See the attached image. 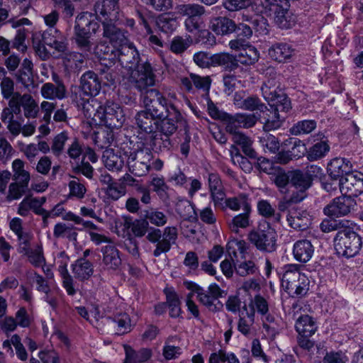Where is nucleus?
I'll return each instance as SVG.
<instances>
[{
    "mask_svg": "<svg viewBox=\"0 0 363 363\" xmlns=\"http://www.w3.org/2000/svg\"><path fill=\"white\" fill-rule=\"evenodd\" d=\"M109 50V48L104 44L96 46L94 52L101 59V65L106 69V70L101 69V72L111 71V67L117 62L128 72V76L123 79L124 83H127L128 87L143 91L147 87L155 85V74L150 63L140 62L139 54L133 43L129 41L116 50V54L114 56H118L117 60L103 56L108 54Z\"/></svg>",
    "mask_w": 363,
    "mask_h": 363,
    "instance_id": "1",
    "label": "nucleus"
},
{
    "mask_svg": "<svg viewBox=\"0 0 363 363\" xmlns=\"http://www.w3.org/2000/svg\"><path fill=\"white\" fill-rule=\"evenodd\" d=\"M182 119L183 117L179 111L174 104H170L167 108V113L164 114V118L160 121V131H156L155 137L149 139V142L152 143V150L155 152L170 150L172 147L170 136L176 132L177 123Z\"/></svg>",
    "mask_w": 363,
    "mask_h": 363,
    "instance_id": "2",
    "label": "nucleus"
},
{
    "mask_svg": "<svg viewBox=\"0 0 363 363\" xmlns=\"http://www.w3.org/2000/svg\"><path fill=\"white\" fill-rule=\"evenodd\" d=\"M99 28L97 19L91 13L85 12L77 16L74 26L75 41L82 51L91 52L92 43L90 38Z\"/></svg>",
    "mask_w": 363,
    "mask_h": 363,
    "instance_id": "3",
    "label": "nucleus"
},
{
    "mask_svg": "<svg viewBox=\"0 0 363 363\" xmlns=\"http://www.w3.org/2000/svg\"><path fill=\"white\" fill-rule=\"evenodd\" d=\"M308 277L300 272L298 264H287L284 267L281 286L291 296H303L309 290Z\"/></svg>",
    "mask_w": 363,
    "mask_h": 363,
    "instance_id": "4",
    "label": "nucleus"
},
{
    "mask_svg": "<svg viewBox=\"0 0 363 363\" xmlns=\"http://www.w3.org/2000/svg\"><path fill=\"white\" fill-rule=\"evenodd\" d=\"M258 6L262 13L272 17L282 29L291 28L295 22L289 11V0H259Z\"/></svg>",
    "mask_w": 363,
    "mask_h": 363,
    "instance_id": "5",
    "label": "nucleus"
},
{
    "mask_svg": "<svg viewBox=\"0 0 363 363\" xmlns=\"http://www.w3.org/2000/svg\"><path fill=\"white\" fill-rule=\"evenodd\" d=\"M291 103L286 95L279 96V101H272L270 108H267L261 113L258 117L264 120L263 129L265 131L274 130L281 127L285 118L281 113H287L291 109Z\"/></svg>",
    "mask_w": 363,
    "mask_h": 363,
    "instance_id": "6",
    "label": "nucleus"
},
{
    "mask_svg": "<svg viewBox=\"0 0 363 363\" xmlns=\"http://www.w3.org/2000/svg\"><path fill=\"white\" fill-rule=\"evenodd\" d=\"M248 240L258 250L272 252L277 248V233L268 223L262 222L249 233Z\"/></svg>",
    "mask_w": 363,
    "mask_h": 363,
    "instance_id": "7",
    "label": "nucleus"
},
{
    "mask_svg": "<svg viewBox=\"0 0 363 363\" xmlns=\"http://www.w3.org/2000/svg\"><path fill=\"white\" fill-rule=\"evenodd\" d=\"M337 254L346 257L357 255L362 247V239L354 231L346 228L340 230L334 240Z\"/></svg>",
    "mask_w": 363,
    "mask_h": 363,
    "instance_id": "8",
    "label": "nucleus"
},
{
    "mask_svg": "<svg viewBox=\"0 0 363 363\" xmlns=\"http://www.w3.org/2000/svg\"><path fill=\"white\" fill-rule=\"evenodd\" d=\"M94 120H99L109 128H119L125 122V117L122 107L117 103L107 101L104 106H99L93 116Z\"/></svg>",
    "mask_w": 363,
    "mask_h": 363,
    "instance_id": "9",
    "label": "nucleus"
},
{
    "mask_svg": "<svg viewBox=\"0 0 363 363\" xmlns=\"http://www.w3.org/2000/svg\"><path fill=\"white\" fill-rule=\"evenodd\" d=\"M135 120L137 127L140 130L139 140H140L142 145L151 147L152 143L149 142V139H152L155 137L161 118L153 116L145 110H142L137 113Z\"/></svg>",
    "mask_w": 363,
    "mask_h": 363,
    "instance_id": "10",
    "label": "nucleus"
},
{
    "mask_svg": "<svg viewBox=\"0 0 363 363\" xmlns=\"http://www.w3.org/2000/svg\"><path fill=\"white\" fill-rule=\"evenodd\" d=\"M144 109L145 111L160 118H164V111L167 113V108L171 103H167V99L156 89L146 90L143 99Z\"/></svg>",
    "mask_w": 363,
    "mask_h": 363,
    "instance_id": "11",
    "label": "nucleus"
},
{
    "mask_svg": "<svg viewBox=\"0 0 363 363\" xmlns=\"http://www.w3.org/2000/svg\"><path fill=\"white\" fill-rule=\"evenodd\" d=\"M69 262V257L64 251L58 252L55 257V264L57 266V271L62 279V286L68 296H73L77 294L78 289L75 286L74 278L67 270Z\"/></svg>",
    "mask_w": 363,
    "mask_h": 363,
    "instance_id": "12",
    "label": "nucleus"
},
{
    "mask_svg": "<svg viewBox=\"0 0 363 363\" xmlns=\"http://www.w3.org/2000/svg\"><path fill=\"white\" fill-rule=\"evenodd\" d=\"M340 191L342 195H348L355 198L363 193V173L350 172L340 179Z\"/></svg>",
    "mask_w": 363,
    "mask_h": 363,
    "instance_id": "13",
    "label": "nucleus"
},
{
    "mask_svg": "<svg viewBox=\"0 0 363 363\" xmlns=\"http://www.w3.org/2000/svg\"><path fill=\"white\" fill-rule=\"evenodd\" d=\"M33 35L34 39H40L44 44L59 53L67 50L66 38L55 27L48 28L43 33L38 32Z\"/></svg>",
    "mask_w": 363,
    "mask_h": 363,
    "instance_id": "14",
    "label": "nucleus"
},
{
    "mask_svg": "<svg viewBox=\"0 0 363 363\" xmlns=\"http://www.w3.org/2000/svg\"><path fill=\"white\" fill-rule=\"evenodd\" d=\"M45 201V196L38 198L26 196L18 204V213L21 216H26L30 211H33L35 214L41 216L43 222L45 223L50 216L48 211L42 208Z\"/></svg>",
    "mask_w": 363,
    "mask_h": 363,
    "instance_id": "15",
    "label": "nucleus"
},
{
    "mask_svg": "<svg viewBox=\"0 0 363 363\" xmlns=\"http://www.w3.org/2000/svg\"><path fill=\"white\" fill-rule=\"evenodd\" d=\"M290 182L292 186L298 191L293 193L291 201L294 203H298L306 197V191L308 189L312 182L311 178L301 170L290 172Z\"/></svg>",
    "mask_w": 363,
    "mask_h": 363,
    "instance_id": "16",
    "label": "nucleus"
},
{
    "mask_svg": "<svg viewBox=\"0 0 363 363\" xmlns=\"http://www.w3.org/2000/svg\"><path fill=\"white\" fill-rule=\"evenodd\" d=\"M356 205L354 198L342 195L335 199L332 203L324 208V213L328 216L339 217L349 213Z\"/></svg>",
    "mask_w": 363,
    "mask_h": 363,
    "instance_id": "17",
    "label": "nucleus"
},
{
    "mask_svg": "<svg viewBox=\"0 0 363 363\" xmlns=\"http://www.w3.org/2000/svg\"><path fill=\"white\" fill-rule=\"evenodd\" d=\"M114 23L102 21L103 37L108 40L109 43L118 50L130 40L126 35L127 33L117 28Z\"/></svg>",
    "mask_w": 363,
    "mask_h": 363,
    "instance_id": "18",
    "label": "nucleus"
},
{
    "mask_svg": "<svg viewBox=\"0 0 363 363\" xmlns=\"http://www.w3.org/2000/svg\"><path fill=\"white\" fill-rule=\"evenodd\" d=\"M259 117L255 113H236L227 119L226 130L235 132L239 128H250L255 125Z\"/></svg>",
    "mask_w": 363,
    "mask_h": 363,
    "instance_id": "19",
    "label": "nucleus"
},
{
    "mask_svg": "<svg viewBox=\"0 0 363 363\" xmlns=\"http://www.w3.org/2000/svg\"><path fill=\"white\" fill-rule=\"evenodd\" d=\"M178 237L177 228L167 226L164 228L161 240L158 242L153 252L155 257H159L162 253L168 252L172 245L176 243Z\"/></svg>",
    "mask_w": 363,
    "mask_h": 363,
    "instance_id": "20",
    "label": "nucleus"
},
{
    "mask_svg": "<svg viewBox=\"0 0 363 363\" xmlns=\"http://www.w3.org/2000/svg\"><path fill=\"white\" fill-rule=\"evenodd\" d=\"M268 55L271 59L284 63L291 60L295 55V49L286 43H277L273 44L268 50Z\"/></svg>",
    "mask_w": 363,
    "mask_h": 363,
    "instance_id": "21",
    "label": "nucleus"
},
{
    "mask_svg": "<svg viewBox=\"0 0 363 363\" xmlns=\"http://www.w3.org/2000/svg\"><path fill=\"white\" fill-rule=\"evenodd\" d=\"M80 85L82 91L87 96H95L101 90V81L98 75L92 71L86 72L82 74Z\"/></svg>",
    "mask_w": 363,
    "mask_h": 363,
    "instance_id": "22",
    "label": "nucleus"
},
{
    "mask_svg": "<svg viewBox=\"0 0 363 363\" xmlns=\"http://www.w3.org/2000/svg\"><path fill=\"white\" fill-rule=\"evenodd\" d=\"M102 262L106 269L116 270L121 264L120 252L113 243H109L101 247Z\"/></svg>",
    "mask_w": 363,
    "mask_h": 363,
    "instance_id": "23",
    "label": "nucleus"
},
{
    "mask_svg": "<svg viewBox=\"0 0 363 363\" xmlns=\"http://www.w3.org/2000/svg\"><path fill=\"white\" fill-rule=\"evenodd\" d=\"M119 0H103L97 6L96 10L100 14V21L116 22L119 20L118 3Z\"/></svg>",
    "mask_w": 363,
    "mask_h": 363,
    "instance_id": "24",
    "label": "nucleus"
},
{
    "mask_svg": "<svg viewBox=\"0 0 363 363\" xmlns=\"http://www.w3.org/2000/svg\"><path fill=\"white\" fill-rule=\"evenodd\" d=\"M56 84L50 82L44 84L40 89V94L44 99L49 100H62L67 96V89L64 84L54 78Z\"/></svg>",
    "mask_w": 363,
    "mask_h": 363,
    "instance_id": "25",
    "label": "nucleus"
},
{
    "mask_svg": "<svg viewBox=\"0 0 363 363\" xmlns=\"http://www.w3.org/2000/svg\"><path fill=\"white\" fill-rule=\"evenodd\" d=\"M290 227L298 230L307 229L311 223V216L304 210L291 211L287 216Z\"/></svg>",
    "mask_w": 363,
    "mask_h": 363,
    "instance_id": "26",
    "label": "nucleus"
},
{
    "mask_svg": "<svg viewBox=\"0 0 363 363\" xmlns=\"http://www.w3.org/2000/svg\"><path fill=\"white\" fill-rule=\"evenodd\" d=\"M209 28L216 35H226L236 30V24L227 17L218 16L210 20Z\"/></svg>",
    "mask_w": 363,
    "mask_h": 363,
    "instance_id": "27",
    "label": "nucleus"
},
{
    "mask_svg": "<svg viewBox=\"0 0 363 363\" xmlns=\"http://www.w3.org/2000/svg\"><path fill=\"white\" fill-rule=\"evenodd\" d=\"M104 166L111 172L121 171L124 165V159L118 150L109 148L105 150L102 156Z\"/></svg>",
    "mask_w": 363,
    "mask_h": 363,
    "instance_id": "28",
    "label": "nucleus"
},
{
    "mask_svg": "<svg viewBox=\"0 0 363 363\" xmlns=\"http://www.w3.org/2000/svg\"><path fill=\"white\" fill-rule=\"evenodd\" d=\"M314 247L308 240H300L294 244L293 255L296 260L306 263L313 257Z\"/></svg>",
    "mask_w": 363,
    "mask_h": 363,
    "instance_id": "29",
    "label": "nucleus"
},
{
    "mask_svg": "<svg viewBox=\"0 0 363 363\" xmlns=\"http://www.w3.org/2000/svg\"><path fill=\"white\" fill-rule=\"evenodd\" d=\"M71 267L74 277L82 281L89 279L94 273L92 263L84 258L78 259Z\"/></svg>",
    "mask_w": 363,
    "mask_h": 363,
    "instance_id": "30",
    "label": "nucleus"
},
{
    "mask_svg": "<svg viewBox=\"0 0 363 363\" xmlns=\"http://www.w3.org/2000/svg\"><path fill=\"white\" fill-rule=\"evenodd\" d=\"M350 162L342 157L333 159L328 165V174L334 179L344 177L350 172Z\"/></svg>",
    "mask_w": 363,
    "mask_h": 363,
    "instance_id": "31",
    "label": "nucleus"
},
{
    "mask_svg": "<svg viewBox=\"0 0 363 363\" xmlns=\"http://www.w3.org/2000/svg\"><path fill=\"white\" fill-rule=\"evenodd\" d=\"M226 208L233 211H251L248 196L245 194H240L236 196L226 198L221 209L225 210Z\"/></svg>",
    "mask_w": 363,
    "mask_h": 363,
    "instance_id": "32",
    "label": "nucleus"
},
{
    "mask_svg": "<svg viewBox=\"0 0 363 363\" xmlns=\"http://www.w3.org/2000/svg\"><path fill=\"white\" fill-rule=\"evenodd\" d=\"M248 250L247 243L242 240L233 239L226 245V250L233 262L245 259Z\"/></svg>",
    "mask_w": 363,
    "mask_h": 363,
    "instance_id": "33",
    "label": "nucleus"
},
{
    "mask_svg": "<svg viewBox=\"0 0 363 363\" xmlns=\"http://www.w3.org/2000/svg\"><path fill=\"white\" fill-rule=\"evenodd\" d=\"M295 326L298 335L303 338H309L317 330L314 320L308 315L299 317Z\"/></svg>",
    "mask_w": 363,
    "mask_h": 363,
    "instance_id": "34",
    "label": "nucleus"
},
{
    "mask_svg": "<svg viewBox=\"0 0 363 363\" xmlns=\"http://www.w3.org/2000/svg\"><path fill=\"white\" fill-rule=\"evenodd\" d=\"M263 335L267 339H274L281 330V320L273 315L262 318Z\"/></svg>",
    "mask_w": 363,
    "mask_h": 363,
    "instance_id": "35",
    "label": "nucleus"
},
{
    "mask_svg": "<svg viewBox=\"0 0 363 363\" xmlns=\"http://www.w3.org/2000/svg\"><path fill=\"white\" fill-rule=\"evenodd\" d=\"M175 12L182 16L201 17L206 13V9L198 3L181 4L176 6Z\"/></svg>",
    "mask_w": 363,
    "mask_h": 363,
    "instance_id": "36",
    "label": "nucleus"
},
{
    "mask_svg": "<svg viewBox=\"0 0 363 363\" xmlns=\"http://www.w3.org/2000/svg\"><path fill=\"white\" fill-rule=\"evenodd\" d=\"M176 211L184 220L195 222L198 219L194 205L188 200H179L176 205Z\"/></svg>",
    "mask_w": 363,
    "mask_h": 363,
    "instance_id": "37",
    "label": "nucleus"
},
{
    "mask_svg": "<svg viewBox=\"0 0 363 363\" xmlns=\"http://www.w3.org/2000/svg\"><path fill=\"white\" fill-rule=\"evenodd\" d=\"M251 211H244L243 213L235 215L228 222L230 230L234 233H238L240 229H246L251 225Z\"/></svg>",
    "mask_w": 363,
    "mask_h": 363,
    "instance_id": "38",
    "label": "nucleus"
},
{
    "mask_svg": "<svg viewBox=\"0 0 363 363\" xmlns=\"http://www.w3.org/2000/svg\"><path fill=\"white\" fill-rule=\"evenodd\" d=\"M235 273L240 277H247L258 272V267L252 259H240L234 262Z\"/></svg>",
    "mask_w": 363,
    "mask_h": 363,
    "instance_id": "39",
    "label": "nucleus"
},
{
    "mask_svg": "<svg viewBox=\"0 0 363 363\" xmlns=\"http://www.w3.org/2000/svg\"><path fill=\"white\" fill-rule=\"evenodd\" d=\"M125 352V359L124 363H137L147 361L151 355V350L149 349H141L138 352L134 351L127 345H123Z\"/></svg>",
    "mask_w": 363,
    "mask_h": 363,
    "instance_id": "40",
    "label": "nucleus"
},
{
    "mask_svg": "<svg viewBox=\"0 0 363 363\" xmlns=\"http://www.w3.org/2000/svg\"><path fill=\"white\" fill-rule=\"evenodd\" d=\"M232 135V140L240 145L243 152L250 157H255V152L252 147V140L239 130L228 132Z\"/></svg>",
    "mask_w": 363,
    "mask_h": 363,
    "instance_id": "41",
    "label": "nucleus"
},
{
    "mask_svg": "<svg viewBox=\"0 0 363 363\" xmlns=\"http://www.w3.org/2000/svg\"><path fill=\"white\" fill-rule=\"evenodd\" d=\"M330 151L327 141L320 140L307 149L306 157L309 161H317L323 158Z\"/></svg>",
    "mask_w": 363,
    "mask_h": 363,
    "instance_id": "42",
    "label": "nucleus"
},
{
    "mask_svg": "<svg viewBox=\"0 0 363 363\" xmlns=\"http://www.w3.org/2000/svg\"><path fill=\"white\" fill-rule=\"evenodd\" d=\"M113 128H109L105 126V128L95 133L93 140L94 144L100 149H109L114 141Z\"/></svg>",
    "mask_w": 363,
    "mask_h": 363,
    "instance_id": "43",
    "label": "nucleus"
},
{
    "mask_svg": "<svg viewBox=\"0 0 363 363\" xmlns=\"http://www.w3.org/2000/svg\"><path fill=\"white\" fill-rule=\"evenodd\" d=\"M211 62L212 67L222 66L229 70H233L238 67L234 57L225 52L211 55Z\"/></svg>",
    "mask_w": 363,
    "mask_h": 363,
    "instance_id": "44",
    "label": "nucleus"
},
{
    "mask_svg": "<svg viewBox=\"0 0 363 363\" xmlns=\"http://www.w3.org/2000/svg\"><path fill=\"white\" fill-rule=\"evenodd\" d=\"M278 87V82L275 78L267 79L262 85L261 89L263 97L269 102L279 101V96L285 95L284 94H278L277 88Z\"/></svg>",
    "mask_w": 363,
    "mask_h": 363,
    "instance_id": "45",
    "label": "nucleus"
},
{
    "mask_svg": "<svg viewBox=\"0 0 363 363\" xmlns=\"http://www.w3.org/2000/svg\"><path fill=\"white\" fill-rule=\"evenodd\" d=\"M21 99L24 116L27 118H36L39 112V108L38 103L33 96L30 94H24Z\"/></svg>",
    "mask_w": 363,
    "mask_h": 363,
    "instance_id": "46",
    "label": "nucleus"
},
{
    "mask_svg": "<svg viewBox=\"0 0 363 363\" xmlns=\"http://www.w3.org/2000/svg\"><path fill=\"white\" fill-rule=\"evenodd\" d=\"M192 42V38L189 35H177L171 40L169 48L173 53L181 55L189 48Z\"/></svg>",
    "mask_w": 363,
    "mask_h": 363,
    "instance_id": "47",
    "label": "nucleus"
},
{
    "mask_svg": "<svg viewBox=\"0 0 363 363\" xmlns=\"http://www.w3.org/2000/svg\"><path fill=\"white\" fill-rule=\"evenodd\" d=\"M24 166V162L20 159H16L13 161V179L14 182L28 185L30 176V173L25 169Z\"/></svg>",
    "mask_w": 363,
    "mask_h": 363,
    "instance_id": "48",
    "label": "nucleus"
},
{
    "mask_svg": "<svg viewBox=\"0 0 363 363\" xmlns=\"http://www.w3.org/2000/svg\"><path fill=\"white\" fill-rule=\"evenodd\" d=\"M25 253L29 262L35 267H40L45 266L46 259L44 256L43 248L41 244L36 245L33 248L28 250Z\"/></svg>",
    "mask_w": 363,
    "mask_h": 363,
    "instance_id": "49",
    "label": "nucleus"
},
{
    "mask_svg": "<svg viewBox=\"0 0 363 363\" xmlns=\"http://www.w3.org/2000/svg\"><path fill=\"white\" fill-rule=\"evenodd\" d=\"M85 57L79 52L67 53L64 58V64L67 69L75 71L79 69L84 62Z\"/></svg>",
    "mask_w": 363,
    "mask_h": 363,
    "instance_id": "50",
    "label": "nucleus"
},
{
    "mask_svg": "<svg viewBox=\"0 0 363 363\" xmlns=\"http://www.w3.org/2000/svg\"><path fill=\"white\" fill-rule=\"evenodd\" d=\"M28 185L17 182H11L6 193V201H12L21 198L27 191Z\"/></svg>",
    "mask_w": 363,
    "mask_h": 363,
    "instance_id": "51",
    "label": "nucleus"
},
{
    "mask_svg": "<svg viewBox=\"0 0 363 363\" xmlns=\"http://www.w3.org/2000/svg\"><path fill=\"white\" fill-rule=\"evenodd\" d=\"M69 196L78 199H83L86 192L84 184L77 177H72L68 183Z\"/></svg>",
    "mask_w": 363,
    "mask_h": 363,
    "instance_id": "52",
    "label": "nucleus"
},
{
    "mask_svg": "<svg viewBox=\"0 0 363 363\" xmlns=\"http://www.w3.org/2000/svg\"><path fill=\"white\" fill-rule=\"evenodd\" d=\"M250 306L252 307L250 311L255 313L257 311L262 315V318L272 315V314L268 313L269 305L267 301L260 295H256L251 301Z\"/></svg>",
    "mask_w": 363,
    "mask_h": 363,
    "instance_id": "53",
    "label": "nucleus"
},
{
    "mask_svg": "<svg viewBox=\"0 0 363 363\" xmlns=\"http://www.w3.org/2000/svg\"><path fill=\"white\" fill-rule=\"evenodd\" d=\"M243 50L245 53L242 52L239 56V61L242 64L252 65L258 61L259 53L255 47L248 44L247 46Z\"/></svg>",
    "mask_w": 363,
    "mask_h": 363,
    "instance_id": "54",
    "label": "nucleus"
},
{
    "mask_svg": "<svg viewBox=\"0 0 363 363\" xmlns=\"http://www.w3.org/2000/svg\"><path fill=\"white\" fill-rule=\"evenodd\" d=\"M104 192L108 199L111 201H117L125 194L126 189L123 184L115 182L113 184L106 186L104 189Z\"/></svg>",
    "mask_w": 363,
    "mask_h": 363,
    "instance_id": "55",
    "label": "nucleus"
},
{
    "mask_svg": "<svg viewBox=\"0 0 363 363\" xmlns=\"http://www.w3.org/2000/svg\"><path fill=\"white\" fill-rule=\"evenodd\" d=\"M167 303L169 308V315L172 318H177L180 315V301L178 295L174 291L167 293Z\"/></svg>",
    "mask_w": 363,
    "mask_h": 363,
    "instance_id": "56",
    "label": "nucleus"
},
{
    "mask_svg": "<svg viewBox=\"0 0 363 363\" xmlns=\"http://www.w3.org/2000/svg\"><path fill=\"white\" fill-rule=\"evenodd\" d=\"M114 322L117 326L118 334H125L131 330V320L127 313L117 315L114 318Z\"/></svg>",
    "mask_w": 363,
    "mask_h": 363,
    "instance_id": "57",
    "label": "nucleus"
},
{
    "mask_svg": "<svg viewBox=\"0 0 363 363\" xmlns=\"http://www.w3.org/2000/svg\"><path fill=\"white\" fill-rule=\"evenodd\" d=\"M316 127V123L313 120L299 121L291 128V133L294 135L308 134Z\"/></svg>",
    "mask_w": 363,
    "mask_h": 363,
    "instance_id": "58",
    "label": "nucleus"
},
{
    "mask_svg": "<svg viewBox=\"0 0 363 363\" xmlns=\"http://www.w3.org/2000/svg\"><path fill=\"white\" fill-rule=\"evenodd\" d=\"M254 322V311L247 312V318L245 316H241L239 320L238 325V330L245 336H247L251 332V327L252 326Z\"/></svg>",
    "mask_w": 363,
    "mask_h": 363,
    "instance_id": "59",
    "label": "nucleus"
},
{
    "mask_svg": "<svg viewBox=\"0 0 363 363\" xmlns=\"http://www.w3.org/2000/svg\"><path fill=\"white\" fill-rule=\"evenodd\" d=\"M145 149L138 150L136 152L130 153V155L128 156L130 157V162H133L134 160H137L142 163H145V164H148V166L151 167V161L152 159V155L150 150V149H152L150 147H147L145 145H143Z\"/></svg>",
    "mask_w": 363,
    "mask_h": 363,
    "instance_id": "60",
    "label": "nucleus"
},
{
    "mask_svg": "<svg viewBox=\"0 0 363 363\" xmlns=\"http://www.w3.org/2000/svg\"><path fill=\"white\" fill-rule=\"evenodd\" d=\"M231 160L232 162L236 164H238L239 167L245 172H250L252 169V164L250 161L246 158L242 156L236 150L234 145L231 146Z\"/></svg>",
    "mask_w": 363,
    "mask_h": 363,
    "instance_id": "61",
    "label": "nucleus"
},
{
    "mask_svg": "<svg viewBox=\"0 0 363 363\" xmlns=\"http://www.w3.org/2000/svg\"><path fill=\"white\" fill-rule=\"evenodd\" d=\"M145 218L152 224L161 227L164 225L167 222V218L163 212L151 210L145 214Z\"/></svg>",
    "mask_w": 363,
    "mask_h": 363,
    "instance_id": "62",
    "label": "nucleus"
},
{
    "mask_svg": "<svg viewBox=\"0 0 363 363\" xmlns=\"http://www.w3.org/2000/svg\"><path fill=\"white\" fill-rule=\"evenodd\" d=\"M242 109L247 111L257 110L260 113L266 109V106L256 96H250L243 100Z\"/></svg>",
    "mask_w": 363,
    "mask_h": 363,
    "instance_id": "63",
    "label": "nucleus"
},
{
    "mask_svg": "<svg viewBox=\"0 0 363 363\" xmlns=\"http://www.w3.org/2000/svg\"><path fill=\"white\" fill-rule=\"evenodd\" d=\"M191 293L193 296L196 295L199 301L208 308H211L214 305L216 300H214L213 296H211L207 291L196 287Z\"/></svg>",
    "mask_w": 363,
    "mask_h": 363,
    "instance_id": "64",
    "label": "nucleus"
}]
</instances>
